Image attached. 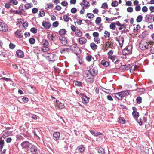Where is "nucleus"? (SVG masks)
Wrapping results in <instances>:
<instances>
[{"mask_svg": "<svg viewBox=\"0 0 154 154\" xmlns=\"http://www.w3.org/2000/svg\"><path fill=\"white\" fill-rule=\"evenodd\" d=\"M85 150V148L83 145H81L78 146L76 149V150H77L80 153L83 152Z\"/></svg>", "mask_w": 154, "mask_h": 154, "instance_id": "14", "label": "nucleus"}, {"mask_svg": "<svg viewBox=\"0 0 154 154\" xmlns=\"http://www.w3.org/2000/svg\"><path fill=\"white\" fill-rule=\"evenodd\" d=\"M8 26L5 23L0 22V30L2 32H6L8 31Z\"/></svg>", "mask_w": 154, "mask_h": 154, "instance_id": "6", "label": "nucleus"}, {"mask_svg": "<svg viewBox=\"0 0 154 154\" xmlns=\"http://www.w3.org/2000/svg\"><path fill=\"white\" fill-rule=\"evenodd\" d=\"M104 36L105 38H106L107 37H109L110 36V33L108 32L107 31H105L104 32Z\"/></svg>", "mask_w": 154, "mask_h": 154, "instance_id": "39", "label": "nucleus"}, {"mask_svg": "<svg viewBox=\"0 0 154 154\" xmlns=\"http://www.w3.org/2000/svg\"><path fill=\"white\" fill-rule=\"evenodd\" d=\"M132 109L134 110L132 113V115L133 116L136 118H137L139 116V113L135 111V110L136 109V108L135 107H133L132 108Z\"/></svg>", "mask_w": 154, "mask_h": 154, "instance_id": "13", "label": "nucleus"}, {"mask_svg": "<svg viewBox=\"0 0 154 154\" xmlns=\"http://www.w3.org/2000/svg\"><path fill=\"white\" fill-rule=\"evenodd\" d=\"M73 83L75 85L79 87L82 86V83L78 81H74V82Z\"/></svg>", "mask_w": 154, "mask_h": 154, "instance_id": "34", "label": "nucleus"}, {"mask_svg": "<svg viewBox=\"0 0 154 154\" xmlns=\"http://www.w3.org/2000/svg\"><path fill=\"white\" fill-rule=\"evenodd\" d=\"M4 142L3 140H0V152L4 146Z\"/></svg>", "mask_w": 154, "mask_h": 154, "instance_id": "33", "label": "nucleus"}, {"mask_svg": "<svg viewBox=\"0 0 154 154\" xmlns=\"http://www.w3.org/2000/svg\"><path fill=\"white\" fill-rule=\"evenodd\" d=\"M10 2L15 5H17L18 3V2L16 0H10Z\"/></svg>", "mask_w": 154, "mask_h": 154, "instance_id": "57", "label": "nucleus"}, {"mask_svg": "<svg viewBox=\"0 0 154 154\" xmlns=\"http://www.w3.org/2000/svg\"><path fill=\"white\" fill-rule=\"evenodd\" d=\"M19 9L20 11V13H21V14L23 15H24L25 13L23 6L21 5L19 7Z\"/></svg>", "mask_w": 154, "mask_h": 154, "instance_id": "24", "label": "nucleus"}, {"mask_svg": "<svg viewBox=\"0 0 154 154\" xmlns=\"http://www.w3.org/2000/svg\"><path fill=\"white\" fill-rule=\"evenodd\" d=\"M141 10V7L139 5H137L135 8V10L136 11H139Z\"/></svg>", "mask_w": 154, "mask_h": 154, "instance_id": "62", "label": "nucleus"}, {"mask_svg": "<svg viewBox=\"0 0 154 154\" xmlns=\"http://www.w3.org/2000/svg\"><path fill=\"white\" fill-rule=\"evenodd\" d=\"M101 8L104 9L107 8H108V5L107 3L105 2L103 4Z\"/></svg>", "mask_w": 154, "mask_h": 154, "instance_id": "45", "label": "nucleus"}, {"mask_svg": "<svg viewBox=\"0 0 154 154\" xmlns=\"http://www.w3.org/2000/svg\"><path fill=\"white\" fill-rule=\"evenodd\" d=\"M71 30L73 32H75L76 30V27L73 25H72L71 26Z\"/></svg>", "mask_w": 154, "mask_h": 154, "instance_id": "63", "label": "nucleus"}, {"mask_svg": "<svg viewBox=\"0 0 154 154\" xmlns=\"http://www.w3.org/2000/svg\"><path fill=\"white\" fill-rule=\"evenodd\" d=\"M109 28L111 29L114 30L116 29V26L115 25V23L113 22L111 23L109 26Z\"/></svg>", "mask_w": 154, "mask_h": 154, "instance_id": "31", "label": "nucleus"}, {"mask_svg": "<svg viewBox=\"0 0 154 154\" xmlns=\"http://www.w3.org/2000/svg\"><path fill=\"white\" fill-rule=\"evenodd\" d=\"M98 152L99 153L101 154H104L105 153V151L104 149L101 147H98L97 148Z\"/></svg>", "mask_w": 154, "mask_h": 154, "instance_id": "22", "label": "nucleus"}, {"mask_svg": "<svg viewBox=\"0 0 154 154\" xmlns=\"http://www.w3.org/2000/svg\"><path fill=\"white\" fill-rule=\"evenodd\" d=\"M9 46L10 48L11 49H14L15 47V45L11 43H10Z\"/></svg>", "mask_w": 154, "mask_h": 154, "instance_id": "61", "label": "nucleus"}, {"mask_svg": "<svg viewBox=\"0 0 154 154\" xmlns=\"http://www.w3.org/2000/svg\"><path fill=\"white\" fill-rule=\"evenodd\" d=\"M116 40L117 41L120 47H122L123 46L124 42V38L123 37H121L119 38L117 37L116 38Z\"/></svg>", "mask_w": 154, "mask_h": 154, "instance_id": "9", "label": "nucleus"}, {"mask_svg": "<svg viewBox=\"0 0 154 154\" xmlns=\"http://www.w3.org/2000/svg\"><path fill=\"white\" fill-rule=\"evenodd\" d=\"M29 42L31 44H33L35 42V40L33 38H31L29 39Z\"/></svg>", "mask_w": 154, "mask_h": 154, "instance_id": "44", "label": "nucleus"}, {"mask_svg": "<svg viewBox=\"0 0 154 154\" xmlns=\"http://www.w3.org/2000/svg\"><path fill=\"white\" fill-rule=\"evenodd\" d=\"M16 54L20 58L23 57L24 56L23 52L20 50H18L16 51Z\"/></svg>", "mask_w": 154, "mask_h": 154, "instance_id": "16", "label": "nucleus"}, {"mask_svg": "<svg viewBox=\"0 0 154 154\" xmlns=\"http://www.w3.org/2000/svg\"><path fill=\"white\" fill-rule=\"evenodd\" d=\"M59 34L61 35H64L65 34L66 32V30L64 29H62L59 31Z\"/></svg>", "mask_w": 154, "mask_h": 154, "instance_id": "35", "label": "nucleus"}, {"mask_svg": "<svg viewBox=\"0 0 154 154\" xmlns=\"http://www.w3.org/2000/svg\"><path fill=\"white\" fill-rule=\"evenodd\" d=\"M91 75L95 76L97 73L98 70L96 66L94 65H91L90 66V69L88 70Z\"/></svg>", "mask_w": 154, "mask_h": 154, "instance_id": "1", "label": "nucleus"}, {"mask_svg": "<svg viewBox=\"0 0 154 154\" xmlns=\"http://www.w3.org/2000/svg\"><path fill=\"white\" fill-rule=\"evenodd\" d=\"M113 53V51L112 50H111L108 52L107 55L109 56H112V55Z\"/></svg>", "mask_w": 154, "mask_h": 154, "instance_id": "56", "label": "nucleus"}, {"mask_svg": "<svg viewBox=\"0 0 154 154\" xmlns=\"http://www.w3.org/2000/svg\"><path fill=\"white\" fill-rule=\"evenodd\" d=\"M116 56V55H112L111 56H108V58L110 59L113 62L115 60Z\"/></svg>", "mask_w": 154, "mask_h": 154, "instance_id": "36", "label": "nucleus"}, {"mask_svg": "<svg viewBox=\"0 0 154 154\" xmlns=\"http://www.w3.org/2000/svg\"><path fill=\"white\" fill-rule=\"evenodd\" d=\"M90 47L93 50H95L97 48V45L94 43H91L90 44Z\"/></svg>", "mask_w": 154, "mask_h": 154, "instance_id": "27", "label": "nucleus"}, {"mask_svg": "<svg viewBox=\"0 0 154 154\" xmlns=\"http://www.w3.org/2000/svg\"><path fill=\"white\" fill-rule=\"evenodd\" d=\"M101 18L100 17H97L95 21V23L97 25L99 24L101 22Z\"/></svg>", "mask_w": 154, "mask_h": 154, "instance_id": "29", "label": "nucleus"}, {"mask_svg": "<svg viewBox=\"0 0 154 154\" xmlns=\"http://www.w3.org/2000/svg\"><path fill=\"white\" fill-rule=\"evenodd\" d=\"M37 29L35 28H32L30 29V31L33 33H36L37 32Z\"/></svg>", "mask_w": 154, "mask_h": 154, "instance_id": "46", "label": "nucleus"}, {"mask_svg": "<svg viewBox=\"0 0 154 154\" xmlns=\"http://www.w3.org/2000/svg\"><path fill=\"white\" fill-rule=\"evenodd\" d=\"M142 11L143 12H146L148 11V8L146 6H143L142 8Z\"/></svg>", "mask_w": 154, "mask_h": 154, "instance_id": "59", "label": "nucleus"}, {"mask_svg": "<svg viewBox=\"0 0 154 154\" xmlns=\"http://www.w3.org/2000/svg\"><path fill=\"white\" fill-rule=\"evenodd\" d=\"M32 143L27 141H24L22 142L21 146L23 148L29 149Z\"/></svg>", "mask_w": 154, "mask_h": 154, "instance_id": "7", "label": "nucleus"}, {"mask_svg": "<svg viewBox=\"0 0 154 154\" xmlns=\"http://www.w3.org/2000/svg\"><path fill=\"white\" fill-rule=\"evenodd\" d=\"M75 34L77 36L79 37H81L82 35V33L80 31V30L78 29L77 30Z\"/></svg>", "mask_w": 154, "mask_h": 154, "instance_id": "28", "label": "nucleus"}, {"mask_svg": "<svg viewBox=\"0 0 154 154\" xmlns=\"http://www.w3.org/2000/svg\"><path fill=\"white\" fill-rule=\"evenodd\" d=\"M71 11L72 13L75 14L77 12L76 9L75 8H73L71 9Z\"/></svg>", "mask_w": 154, "mask_h": 154, "instance_id": "60", "label": "nucleus"}, {"mask_svg": "<svg viewBox=\"0 0 154 154\" xmlns=\"http://www.w3.org/2000/svg\"><path fill=\"white\" fill-rule=\"evenodd\" d=\"M39 15H40V17H42L43 16H44L45 15V12L42 11H40V13H39Z\"/></svg>", "mask_w": 154, "mask_h": 154, "instance_id": "58", "label": "nucleus"}, {"mask_svg": "<svg viewBox=\"0 0 154 154\" xmlns=\"http://www.w3.org/2000/svg\"><path fill=\"white\" fill-rule=\"evenodd\" d=\"M82 99L83 103H87L89 102L90 98L85 95L83 94L82 97Z\"/></svg>", "mask_w": 154, "mask_h": 154, "instance_id": "10", "label": "nucleus"}, {"mask_svg": "<svg viewBox=\"0 0 154 154\" xmlns=\"http://www.w3.org/2000/svg\"><path fill=\"white\" fill-rule=\"evenodd\" d=\"M119 122L122 124H124L125 122V120L124 118L120 117L119 119Z\"/></svg>", "mask_w": 154, "mask_h": 154, "instance_id": "38", "label": "nucleus"}, {"mask_svg": "<svg viewBox=\"0 0 154 154\" xmlns=\"http://www.w3.org/2000/svg\"><path fill=\"white\" fill-rule=\"evenodd\" d=\"M131 46H128L127 48L124 49L122 51V53L123 54H128L130 53L131 52Z\"/></svg>", "mask_w": 154, "mask_h": 154, "instance_id": "8", "label": "nucleus"}, {"mask_svg": "<svg viewBox=\"0 0 154 154\" xmlns=\"http://www.w3.org/2000/svg\"><path fill=\"white\" fill-rule=\"evenodd\" d=\"M126 26L124 24L121 25L120 26L119 28V30H122V29H125L126 28Z\"/></svg>", "mask_w": 154, "mask_h": 154, "instance_id": "52", "label": "nucleus"}, {"mask_svg": "<svg viewBox=\"0 0 154 154\" xmlns=\"http://www.w3.org/2000/svg\"><path fill=\"white\" fill-rule=\"evenodd\" d=\"M79 43L82 45L85 44L87 42V40L84 37H81L79 39Z\"/></svg>", "mask_w": 154, "mask_h": 154, "instance_id": "11", "label": "nucleus"}, {"mask_svg": "<svg viewBox=\"0 0 154 154\" xmlns=\"http://www.w3.org/2000/svg\"><path fill=\"white\" fill-rule=\"evenodd\" d=\"M140 28V25L137 24L136 25V27H134V30L136 31H137L138 30H139Z\"/></svg>", "mask_w": 154, "mask_h": 154, "instance_id": "54", "label": "nucleus"}, {"mask_svg": "<svg viewBox=\"0 0 154 154\" xmlns=\"http://www.w3.org/2000/svg\"><path fill=\"white\" fill-rule=\"evenodd\" d=\"M115 96L116 98L119 100H121L122 99L120 92L115 94Z\"/></svg>", "mask_w": 154, "mask_h": 154, "instance_id": "19", "label": "nucleus"}, {"mask_svg": "<svg viewBox=\"0 0 154 154\" xmlns=\"http://www.w3.org/2000/svg\"><path fill=\"white\" fill-rule=\"evenodd\" d=\"M101 64L104 66L107 67L109 66V63L108 62L103 60L101 61Z\"/></svg>", "mask_w": 154, "mask_h": 154, "instance_id": "23", "label": "nucleus"}, {"mask_svg": "<svg viewBox=\"0 0 154 154\" xmlns=\"http://www.w3.org/2000/svg\"><path fill=\"white\" fill-rule=\"evenodd\" d=\"M6 57V54L5 53H2L0 54V59L1 60H5V57Z\"/></svg>", "mask_w": 154, "mask_h": 154, "instance_id": "26", "label": "nucleus"}, {"mask_svg": "<svg viewBox=\"0 0 154 154\" xmlns=\"http://www.w3.org/2000/svg\"><path fill=\"white\" fill-rule=\"evenodd\" d=\"M63 18L64 21L66 22H68L69 19H70L69 17L66 15L63 16Z\"/></svg>", "mask_w": 154, "mask_h": 154, "instance_id": "37", "label": "nucleus"}, {"mask_svg": "<svg viewBox=\"0 0 154 154\" xmlns=\"http://www.w3.org/2000/svg\"><path fill=\"white\" fill-rule=\"evenodd\" d=\"M41 45H42L44 47H47L48 45V41L46 39L42 40L41 43Z\"/></svg>", "mask_w": 154, "mask_h": 154, "instance_id": "17", "label": "nucleus"}, {"mask_svg": "<svg viewBox=\"0 0 154 154\" xmlns=\"http://www.w3.org/2000/svg\"><path fill=\"white\" fill-rule=\"evenodd\" d=\"M94 42L96 43L97 44H99L100 43V38L97 37L94 38Z\"/></svg>", "mask_w": 154, "mask_h": 154, "instance_id": "50", "label": "nucleus"}, {"mask_svg": "<svg viewBox=\"0 0 154 154\" xmlns=\"http://www.w3.org/2000/svg\"><path fill=\"white\" fill-rule=\"evenodd\" d=\"M59 25V23L58 21H56L54 22L52 24L53 26L55 27H57Z\"/></svg>", "mask_w": 154, "mask_h": 154, "instance_id": "49", "label": "nucleus"}, {"mask_svg": "<svg viewBox=\"0 0 154 154\" xmlns=\"http://www.w3.org/2000/svg\"><path fill=\"white\" fill-rule=\"evenodd\" d=\"M128 91V90H126L120 92L122 97L128 95L129 94Z\"/></svg>", "mask_w": 154, "mask_h": 154, "instance_id": "20", "label": "nucleus"}, {"mask_svg": "<svg viewBox=\"0 0 154 154\" xmlns=\"http://www.w3.org/2000/svg\"><path fill=\"white\" fill-rule=\"evenodd\" d=\"M94 15L92 13H88L87 14L86 17H88V19L93 18L94 17Z\"/></svg>", "mask_w": 154, "mask_h": 154, "instance_id": "25", "label": "nucleus"}, {"mask_svg": "<svg viewBox=\"0 0 154 154\" xmlns=\"http://www.w3.org/2000/svg\"><path fill=\"white\" fill-rule=\"evenodd\" d=\"M25 8L27 9H29L31 7V4L29 3L26 4L25 5Z\"/></svg>", "mask_w": 154, "mask_h": 154, "instance_id": "42", "label": "nucleus"}, {"mask_svg": "<svg viewBox=\"0 0 154 154\" xmlns=\"http://www.w3.org/2000/svg\"><path fill=\"white\" fill-rule=\"evenodd\" d=\"M99 35V34L97 32H94L93 33V36L95 38H97Z\"/></svg>", "mask_w": 154, "mask_h": 154, "instance_id": "55", "label": "nucleus"}, {"mask_svg": "<svg viewBox=\"0 0 154 154\" xmlns=\"http://www.w3.org/2000/svg\"><path fill=\"white\" fill-rule=\"evenodd\" d=\"M143 19V17L141 15L138 16L136 19V21L137 22L139 23L141 22Z\"/></svg>", "mask_w": 154, "mask_h": 154, "instance_id": "30", "label": "nucleus"}, {"mask_svg": "<svg viewBox=\"0 0 154 154\" xmlns=\"http://www.w3.org/2000/svg\"><path fill=\"white\" fill-rule=\"evenodd\" d=\"M90 74H88V73H85L84 77L86 81L89 83H91L93 82L94 78L93 76Z\"/></svg>", "mask_w": 154, "mask_h": 154, "instance_id": "5", "label": "nucleus"}, {"mask_svg": "<svg viewBox=\"0 0 154 154\" xmlns=\"http://www.w3.org/2000/svg\"><path fill=\"white\" fill-rule=\"evenodd\" d=\"M59 39L60 41H62V43L63 44H65L67 43V40L65 37L60 36L59 38Z\"/></svg>", "mask_w": 154, "mask_h": 154, "instance_id": "21", "label": "nucleus"}, {"mask_svg": "<svg viewBox=\"0 0 154 154\" xmlns=\"http://www.w3.org/2000/svg\"><path fill=\"white\" fill-rule=\"evenodd\" d=\"M99 11L97 8H95L93 11V12L94 14H97L98 13Z\"/></svg>", "mask_w": 154, "mask_h": 154, "instance_id": "64", "label": "nucleus"}, {"mask_svg": "<svg viewBox=\"0 0 154 154\" xmlns=\"http://www.w3.org/2000/svg\"><path fill=\"white\" fill-rule=\"evenodd\" d=\"M28 149L30 151L31 154H38L39 153L38 149L35 145L32 144Z\"/></svg>", "mask_w": 154, "mask_h": 154, "instance_id": "2", "label": "nucleus"}, {"mask_svg": "<svg viewBox=\"0 0 154 154\" xmlns=\"http://www.w3.org/2000/svg\"><path fill=\"white\" fill-rule=\"evenodd\" d=\"M60 51L61 53H64L68 52V49L66 48H64L61 49Z\"/></svg>", "mask_w": 154, "mask_h": 154, "instance_id": "47", "label": "nucleus"}, {"mask_svg": "<svg viewBox=\"0 0 154 154\" xmlns=\"http://www.w3.org/2000/svg\"><path fill=\"white\" fill-rule=\"evenodd\" d=\"M58 106H59V107L60 109H63L65 107L64 104L63 103H60L59 104Z\"/></svg>", "mask_w": 154, "mask_h": 154, "instance_id": "51", "label": "nucleus"}, {"mask_svg": "<svg viewBox=\"0 0 154 154\" xmlns=\"http://www.w3.org/2000/svg\"><path fill=\"white\" fill-rule=\"evenodd\" d=\"M92 57L91 55H88L86 57V59L88 62H90L91 60Z\"/></svg>", "mask_w": 154, "mask_h": 154, "instance_id": "40", "label": "nucleus"}, {"mask_svg": "<svg viewBox=\"0 0 154 154\" xmlns=\"http://www.w3.org/2000/svg\"><path fill=\"white\" fill-rule=\"evenodd\" d=\"M15 34L18 36L19 38L22 37L23 35L21 33V32L20 31H17L15 32Z\"/></svg>", "mask_w": 154, "mask_h": 154, "instance_id": "32", "label": "nucleus"}, {"mask_svg": "<svg viewBox=\"0 0 154 154\" xmlns=\"http://www.w3.org/2000/svg\"><path fill=\"white\" fill-rule=\"evenodd\" d=\"M42 24V26L46 29H49L51 26L50 23L47 22H43Z\"/></svg>", "mask_w": 154, "mask_h": 154, "instance_id": "15", "label": "nucleus"}, {"mask_svg": "<svg viewBox=\"0 0 154 154\" xmlns=\"http://www.w3.org/2000/svg\"><path fill=\"white\" fill-rule=\"evenodd\" d=\"M60 136V134L59 132H55L54 133L53 135V139L55 140H58Z\"/></svg>", "mask_w": 154, "mask_h": 154, "instance_id": "12", "label": "nucleus"}, {"mask_svg": "<svg viewBox=\"0 0 154 154\" xmlns=\"http://www.w3.org/2000/svg\"><path fill=\"white\" fill-rule=\"evenodd\" d=\"M90 131V132L91 134H92L95 136L102 135V134L101 133L98 132L97 131Z\"/></svg>", "mask_w": 154, "mask_h": 154, "instance_id": "18", "label": "nucleus"}, {"mask_svg": "<svg viewBox=\"0 0 154 154\" xmlns=\"http://www.w3.org/2000/svg\"><path fill=\"white\" fill-rule=\"evenodd\" d=\"M38 11V9L36 8H33L32 10V12L33 13H36Z\"/></svg>", "mask_w": 154, "mask_h": 154, "instance_id": "53", "label": "nucleus"}, {"mask_svg": "<svg viewBox=\"0 0 154 154\" xmlns=\"http://www.w3.org/2000/svg\"><path fill=\"white\" fill-rule=\"evenodd\" d=\"M118 5V2L117 1H114L112 2L111 5L112 6L115 7Z\"/></svg>", "mask_w": 154, "mask_h": 154, "instance_id": "41", "label": "nucleus"}, {"mask_svg": "<svg viewBox=\"0 0 154 154\" xmlns=\"http://www.w3.org/2000/svg\"><path fill=\"white\" fill-rule=\"evenodd\" d=\"M10 128L7 127L6 128V130H4L3 132L2 137L4 138H5L6 137L11 136L12 134V132L9 130Z\"/></svg>", "mask_w": 154, "mask_h": 154, "instance_id": "3", "label": "nucleus"}, {"mask_svg": "<svg viewBox=\"0 0 154 154\" xmlns=\"http://www.w3.org/2000/svg\"><path fill=\"white\" fill-rule=\"evenodd\" d=\"M133 8L132 7H128L127 8V11L128 12L131 13L133 11Z\"/></svg>", "mask_w": 154, "mask_h": 154, "instance_id": "48", "label": "nucleus"}, {"mask_svg": "<svg viewBox=\"0 0 154 154\" xmlns=\"http://www.w3.org/2000/svg\"><path fill=\"white\" fill-rule=\"evenodd\" d=\"M47 59L49 61L54 62L57 58V56L54 54L50 53L46 56Z\"/></svg>", "mask_w": 154, "mask_h": 154, "instance_id": "4", "label": "nucleus"}, {"mask_svg": "<svg viewBox=\"0 0 154 154\" xmlns=\"http://www.w3.org/2000/svg\"><path fill=\"white\" fill-rule=\"evenodd\" d=\"M137 103L138 104H140L141 103L142 98L140 97H138L136 99Z\"/></svg>", "mask_w": 154, "mask_h": 154, "instance_id": "43", "label": "nucleus"}]
</instances>
